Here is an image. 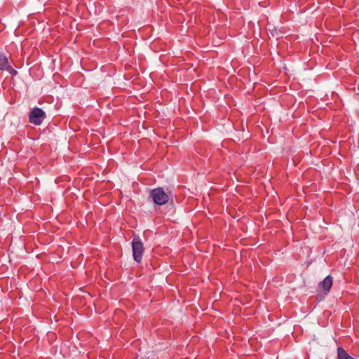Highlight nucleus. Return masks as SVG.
I'll return each mask as SVG.
<instances>
[{
	"label": "nucleus",
	"mask_w": 359,
	"mask_h": 359,
	"mask_svg": "<svg viewBox=\"0 0 359 359\" xmlns=\"http://www.w3.org/2000/svg\"><path fill=\"white\" fill-rule=\"evenodd\" d=\"M46 118L45 111L37 107H34L29 114V121L35 126H40Z\"/></svg>",
	"instance_id": "2"
},
{
	"label": "nucleus",
	"mask_w": 359,
	"mask_h": 359,
	"mask_svg": "<svg viewBox=\"0 0 359 359\" xmlns=\"http://www.w3.org/2000/svg\"><path fill=\"white\" fill-rule=\"evenodd\" d=\"M173 198L174 195L171 190L158 187V212L172 215L175 212Z\"/></svg>",
	"instance_id": "1"
},
{
	"label": "nucleus",
	"mask_w": 359,
	"mask_h": 359,
	"mask_svg": "<svg viewBox=\"0 0 359 359\" xmlns=\"http://www.w3.org/2000/svg\"><path fill=\"white\" fill-rule=\"evenodd\" d=\"M150 196L152 198V201L154 205H157V188L153 189L151 191Z\"/></svg>",
	"instance_id": "7"
},
{
	"label": "nucleus",
	"mask_w": 359,
	"mask_h": 359,
	"mask_svg": "<svg viewBox=\"0 0 359 359\" xmlns=\"http://www.w3.org/2000/svg\"><path fill=\"white\" fill-rule=\"evenodd\" d=\"M8 65L7 57L4 54L0 53V70H5Z\"/></svg>",
	"instance_id": "6"
},
{
	"label": "nucleus",
	"mask_w": 359,
	"mask_h": 359,
	"mask_svg": "<svg viewBox=\"0 0 359 359\" xmlns=\"http://www.w3.org/2000/svg\"><path fill=\"white\" fill-rule=\"evenodd\" d=\"M320 284L323 290L328 292L332 285V277L331 276H327Z\"/></svg>",
	"instance_id": "4"
},
{
	"label": "nucleus",
	"mask_w": 359,
	"mask_h": 359,
	"mask_svg": "<svg viewBox=\"0 0 359 359\" xmlns=\"http://www.w3.org/2000/svg\"><path fill=\"white\" fill-rule=\"evenodd\" d=\"M5 70L8 72L13 76H16L18 74V72L15 69H14L11 65H9V64L8 65Z\"/></svg>",
	"instance_id": "8"
},
{
	"label": "nucleus",
	"mask_w": 359,
	"mask_h": 359,
	"mask_svg": "<svg viewBox=\"0 0 359 359\" xmlns=\"http://www.w3.org/2000/svg\"><path fill=\"white\" fill-rule=\"evenodd\" d=\"M133 256L134 260L140 262L143 255L144 247L140 238L135 236L132 241Z\"/></svg>",
	"instance_id": "3"
},
{
	"label": "nucleus",
	"mask_w": 359,
	"mask_h": 359,
	"mask_svg": "<svg viewBox=\"0 0 359 359\" xmlns=\"http://www.w3.org/2000/svg\"><path fill=\"white\" fill-rule=\"evenodd\" d=\"M337 358L338 359H353L350 356L347 352L341 347L337 348Z\"/></svg>",
	"instance_id": "5"
}]
</instances>
